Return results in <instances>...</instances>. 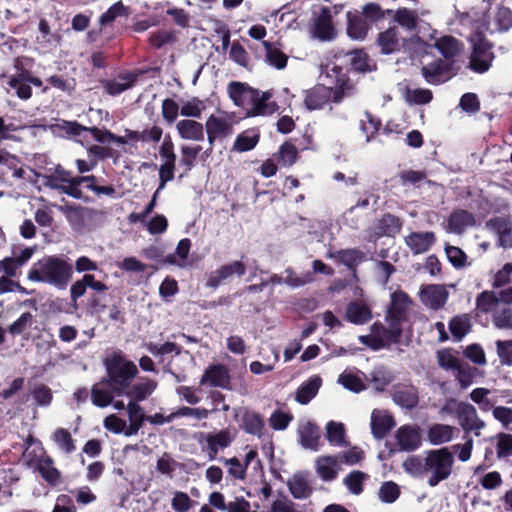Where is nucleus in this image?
Returning a JSON list of instances; mask_svg holds the SVG:
<instances>
[{
    "mask_svg": "<svg viewBox=\"0 0 512 512\" xmlns=\"http://www.w3.org/2000/svg\"><path fill=\"white\" fill-rule=\"evenodd\" d=\"M469 40L473 47L469 67L477 73H484L490 68L493 60L491 45L484 39L481 31L472 33Z\"/></svg>",
    "mask_w": 512,
    "mask_h": 512,
    "instance_id": "0eeeda50",
    "label": "nucleus"
},
{
    "mask_svg": "<svg viewBox=\"0 0 512 512\" xmlns=\"http://www.w3.org/2000/svg\"><path fill=\"white\" fill-rule=\"evenodd\" d=\"M298 435L300 438V444L306 448L313 451H317L319 449L320 442V429L314 423L305 420L301 421L298 426Z\"/></svg>",
    "mask_w": 512,
    "mask_h": 512,
    "instance_id": "b1692460",
    "label": "nucleus"
},
{
    "mask_svg": "<svg viewBox=\"0 0 512 512\" xmlns=\"http://www.w3.org/2000/svg\"><path fill=\"white\" fill-rule=\"evenodd\" d=\"M191 249V241L188 238L181 239L174 253L165 257L164 262L179 268H186L190 265L188 256Z\"/></svg>",
    "mask_w": 512,
    "mask_h": 512,
    "instance_id": "72a5a7b5",
    "label": "nucleus"
},
{
    "mask_svg": "<svg viewBox=\"0 0 512 512\" xmlns=\"http://www.w3.org/2000/svg\"><path fill=\"white\" fill-rule=\"evenodd\" d=\"M474 224L475 218L471 212L456 210L449 216L446 230L450 233L461 234Z\"/></svg>",
    "mask_w": 512,
    "mask_h": 512,
    "instance_id": "cd10ccee",
    "label": "nucleus"
},
{
    "mask_svg": "<svg viewBox=\"0 0 512 512\" xmlns=\"http://www.w3.org/2000/svg\"><path fill=\"white\" fill-rule=\"evenodd\" d=\"M125 133L130 142L158 143L162 138L163 129L160 126L153 125L142 131L127 129Z\"/></svg>",
    "mask_w": 512,
    "mask_h": 512,
    "instance_id": "e433bc0d",
    "label": "nucleus"
},
{
    "mask_svg": "<svg viewBox=\"0 0 512 512\" xmlns=\"http://www.w3.org/2000/svg\"><path fill=\"white\" fill-rule=\"evenodd\" d=\"M476 371L464 362L454 371V376L462 389L468 388L473 383Z\"/></svg>",
    "mask_w": 512,
    "mask_h": 512,
    "instance_id": "bf43d9fd",
    "label": "nucleus"
},
{
    "mask_svg": "<svg viewBox=\"0 0 512 512\" xmlns=\"http://www.w3.org/2000/svg\"><path fill=\"white\" fill-rule=\"evenodd\" d=\"M436 240L434 232H413L405 238V243L413 254L427 252Z\"/></svg>",
    "mask_w": 512,
    "mask_h": 512,
    "instance_id": "393cba45",
    "label": "nucleus"
},
{
    "mask_svg": "<svg viewBox=\"0 0 512 512\" xmlns=\"http://www.w3.org/2000/svg\"><path fill=\"white\" fill-rule=\"evenodd\" d=\"M309 32L313 39L321 42H330L336 39L337 29L329 7L321 6L313 12Z\"/></svg>",
    "mask_w": 512,
    "mask_h": 512,
    "instance_id": "39448f33",
    "label": "nucleus"
},
{
    "mask_svg": "<svg viewBox=\"0 0 512 512\" xmlns=\"http://www.w3.org/2000/svg\"><path fill=\"white\" fill-rule=\"evenodd\" d=\"M263 45L266 49V60L268 64L277 69L285 68L287 65V56L266 41L263 42Z\"/></svg>",
    "mask_w": 512,
    "mask_h": 512,
    "instance_id": "603ef678",
    "label": "nucleus"
},
{
    "mask_svg": "<svg viewBox=\"0 0 512 512\" xmlns=\"http://www.w3.org/2000/svg\"><path fill=\"white\" fill-rule=\"evenodd\" d=\"M38 471L43 479L52 486L62 483L61 473L54 467L53 461L49 457L40 458L37 464Z\"/></svg>",
    "mask_w": 512,
    "mask_h": 512,
    "instance_id": "a19ab883",
    "label": "nucleus"
},
{
    "mask_svg": "<svg viewBox=\"0 0 512 512\" xmlns=\"http://www.w3.org/2000/svg\"><path fill=\"white\" fill-rule=\"evenodd\" d=\"M433 98L432 92L429 89H409L405 91V100L409 104L423 105L429 103Z\"/></svg>",
    "mask_w": 512,
    "mask_h": 512,
    "instance_id": "680f3d73",
    "label": "nucleus"
},
{
    "mask_svg": "<svg viewBox=\"0 0 512 512\" xmlns=\"http://www.w3.org/2000/svg\"><path fill=\"white\" fill-rule=\"evenodd\" d=\"M129 418V435H136L147 420L143 408L136 401L130 400L126 406Z\"/></svg>",
    "mask_w": 512,
    "mask_h": 512,
    "instance_id": "4c0bfd02",
    "label": "nucleus"
},
{
    "mask_svg": "<svg viewBox=\"0 0 512 512\" xmlns=\"http://www.w3.org/2000/svg\"><path fill=\"white\" fill-rule=\"evenodd\" d=\"M326 437L331 445L344 446L346 444L344 424L335 421L328 422L326 425Z\"/></svg>",
    "mask_w": 512,
    "mask_h": 512,
    "instance_id": "49530a36",
    "label": "nucleus"
},
{
    "mask_svg": "<svg viewBox=\"0 0 512 512\" xmlns=\"http://www.w3.org/2000/svg\"><path fill=\"white\" fill-rule=\"evenodd\" d=\"M327 84L316 85L305 91L304 104L305 107L312 110H320L331 101L339 103L343 98L354 93V84L349 80L345 68L331 64L326 67Z\"/></svg>",
    "mask_w": 512,
    "mask_h": 512,
    "instance_id": "f257e3e1",
    "label": "nucleus"
},
{
    "mask_svg": "<svg viewBox=\"0 0 512 512\" xmlns=\"http://www.w3.org/2000/svg\"><path fill=\"white\" fill-rule=\"evenodd\" d=\"M33 322L34 316L30 312H25L21 314V316L17 320H15L12 324L9 325L8 332L12 336L20 335L28 328H30Z\"/></svg>",
    "mask_w": 512,
    "mask_h": 512,
    "instance_id": "338daca9",
    "label": "nucleus"
},
{
    "mask_svg": "<svg viewBox=\"0 0 512 512\" xmlns=\"http://www.w3.org/2000/svg\"><path fill=\"white\" fill-rule=\"evenodd\" d=\"M393 401L405 409H412L418 404V392L414 386H399L393 392Z\"/></svg>",
    "mask_w": 512,
    "mask_h": 512,
    "instance_id": "c9c22d12",
    "label": "nucleus"
},
{
    "mask_svg": "<svg viewBox=\"0 0 512 512\" xmlns=\"http://www.w3.org/2000/svg\"><path fill=\"white\" fill-rule=\"evenodd\" d=\"M331 258L339 260L348 268H353L360 264L364 259V254L358 249H345L330 253Z\"/></svg>",
    "mask_w": 512,
    "mask_h": 512,
    "instance_id": "c03bdc74",
    "label": "nucleus"
},
{
    "mask_svg": "<svg viewBox=\"0 0 512 512\" xmlns=\"http://www.w3.org/2000/svg\"><path fill=\"white\" fill-rule=\"evenodd\" d=\"M438 365L445 370L453 372L463 363L457 354L451 349H443L437 352Z\"/></svg>",
    "mask_w": 512,
    "mask_h": 512,
    "instance_id": "8fccbe9b",
    "label": "nucleus"
},
{
    "mask_svg": "<svg viewBox=\"0 0 512 512\" xmlns=\"http://www.w3.org/2000/svg\"><path fill=\"white\" fill-rule=\"evenodd\" d=\"M204 110V102L194 97L181 105L180 115L188 118H199Z\"/></svg>",
    "mask_w": 512,
    "mask_h": 512,
    "instance_id": "6e6d98bb",
    "label": "nucleus"
},
{
    "mask_svg": "<svg viewBox=\"0 0 512 512\" xmlns=\"http://www.w3.org/2000/svg\"><path fill=\"white\" fill-rule=\"evenodd\" d=\"M228 95L234 105L246 110L254 89L241 82H231L227 88Z\"/></svg>",
    "mask_w": 512,
    "mask_h": 512,
    "instance_id": "2f4dec72",
    "label": "nucleus"
},
{
    "mask_svg": "<svg viewBox=\"0 0 512 512\" xmlns=\"http://www.w3.org/2000/svg\"><path fill=\"white\" fill-rule=\"evenodd\" d=\"M53 441L56 443L58 448L65 453H71L75 450L74 442L71 434L64 428H58L52 435Z\"/></svg>",
    "mask_w": 512,
    "mask_h": 512,
    "instance_id": "13d9d810",
    "label": "nucleus"
},
{
    "mask_svg": "<svg viewBox=\"0 0 512 512\" xmlns=\"http://www.w3.org/2000/svg\"><path fill=\"white\" fill-rule=\"evenodd\" d=\"M157 383L149 378H141L133 386L126 389L123 395L132 401L141 402L147 399L156 389Z\"/></svg>",
    "mask_w": 512,
    "mask_h": 512,
    "instance_id": "7c9ffc66",
    "label": "nucleus"
},
{
    "mask_svg": "<svg viewBox=\"0 0 512 512\" xmlns=\"http://www.w3.org/2000/svg\"><path fill=\"white\" fill-rule=\"evenodd\" d=\"M322 384L319 376H313L300 385L295 394V400L302 404H308L318 393Z\"/></svg>",
    "mask_w": 512,
    "mask_h": 512,
    "instance_id": "f704fd0d",
    "label": "nucleus"
},
{
    "mask_svg": "<svg viewBox=\"0 0 512 512\" xmlns=\"http://www.w3.org/2000/svg\"><path fill=\"white\" fill-rule=\"evenodd\" d=\"M289 492L295 499H307L313 492L311 480L307 472H297L287 480Z\"/></svg>",
    "mask_w": 512,
    "mask_h": 512,
    "instance_id": "aec40b11",
    "label": "nucleus"
},
{
    "mask_svg": "<svg viewBox=\"0 0 512 512\" xmlns=\"http://www.w3.org/2000/svg\"><path fill=\"white\" fill-rule=\"evenodd\" d=\"M421 73L426 82L432 85L444 83L449 79L447 66L440 60L423 66Z\"/></svg>",
    "mask_w": 512,
    "mask_h": 512,
    "instance_id": "c756f323",
    "label": "nucleus"
},
{
    "mask_svg": "<svg viewBox=\"0 0 512 512\" xmlns=\"http://www.w3.org/2000/svg\"><path fill=\"white\" fill-rule=\"evenodd\" d=\"M204 126L205 130H211L226 138L233 134L234 116L232 113L218 111L207 118Z\"/></svg>",
    "mask_w": 512,
    "mask_h": 512,
    "instance_id": "f3484780",
    "label": "nucleus"
},
{
    "mask_svg": "<svg viewBox=\"0 0 512 512\" xmlns=\"http://www.w3.org/2000/svg\"><path fill=\"white\" fill-rule=\"evenodd\" d=\"M470 329V318L466 314L454 316L449 322V330L456 341H460Z\"/></svg>",
    "mask_w": 512,
    "mask_h": 512,
    "instance_id": "79ce46f5",
    "label": "nucleus"
},
{
    "mask_svg": "<svg viewBox=\"0 0 512 512\" xmlns=\"http://www.w3.org/2000/svg\"><path fill=\"white\" fill-rule=\"evenodd\" d=\"M235 435L229 429H222L215 433H208L205 436L203 451L206 452L209 460H214L219 451L230 446Z\"/></svg>",
    "mask_w": 512,
    "mask_h": 512,
    "instance_id": "ddd939ff",
    "label": "nucleus"
},
{
    "mask_svg": "<svg viewBox=\"0 0 512 512\" xmlns=\"http://www.w3.org/2000/svg\"><path fill=\"white\" fill-rule=\"evenodd\" d=\"M419 297L424 306L438 310L446 304L449 291L445 285L427 284L420 288Z\"/></svg>",
    "mask_w": 512,
    "mask_h": 512,
    "instance_id": "9b49d317",
    "label": "nucleus"
},
{
    "mask_svg": "<svg viewBox=\"0 0 512 512\" xmlns=\"http://www.w3.org/2000/svg\"><path fill=\"white\" fill-rule=\"evenodd\" d=\"M346 19L347 36L354 41L365 40L370 30V23L365 19V16L360 15L358 11H349L346 13Z\"/></svg>",
    "mask_w": 512,
    "mask_h": 512,
    "instance_id": "a211bd4d",
    "label": "nucleus"
},
{
    "mask_svg": "<svg viewBox=\"0 0 512 512\" xmlns=\"http://www.w3.org/2000/svg\"><path fill=\"white\" fill-rule=\"evenodd\" d=\"M271 91L260 92L254 89L251 100L245 110L246 117L268 116L278 110V105L272 101Z\"/></svg>",
    "mask_w": 512,
    "mask_h": 512,
    "instance_id": "9d476101",
    "label": "nucleus"
},
{
    "mask_svg": "<svg viewBox=\"0 0 512 512\" xmlns=\"http://www.w3.org/2000/svg\"><path fill=\"white\" fill-rule=\"evenodd\" d=\"M377 43L383 54H391L398 51L401 47V37L398 28L389 27L387 30L379 33Z\"/></svg>",
    "mask_w": 512,
    "mask_h": 512,
    "instance_id": "c85d7f7f",
    "label": "nucleus"
},
{
    "mask_svg": "<svg viewBox=\"0 0 512 512\" xmlns=\"http://www.w3.org/2000/svg\"><path fill=\"white\" fill-rule=\"evenodd\" d=\"M489 18L486 30L490 32H503L512 28V12L507 7L497 6L490 12Z\"/></svg>",
    "mask_w": 512,
    "mask_h": 512,
    "instance_id": "5701e85b",
    "label": "nucleus"
},
{
    "mask_svg": "<svg viewBox=\"0 0 512 512\" xmlns=\"http://www.w3.org/2000/svg\"><path fill=\"white\" fill-rule=\"evenodd\" d=\"M401 490L398 484L393 481L384 482L378 491V498L381 502L392 504L400 496Z\"/></svg>",
    "mask_w": 512,
    "mask_h": 512,
    "instance_id": "3c124183",
    "label": "nucleus"
},
{
    "mask_svg": "<svg viewBox=\"0 0 512 512\" xmlns=\"http://www.w3.org/2000/svg\"><path fill=\"white\" fill-rule=\"evenodd\" d=\"M113 391L110 389H107L105 387H103V384L100 383V384H95L93 387H92V390H91V400H92V403L95 405V406H98V407H107L108 405H110L112 403V400H113Z\"/></svg>",
    "mask_w": 512,
    "mask_h": 512,
    "instance_id": "09e8293b",
    "label": "nucleus"
},
{
    "mask_svg": "<svg viewBox=\"0 0 512 512\" xmlns=\"http://www.w3.org/2000/svg\"><path fill=\"white\" fill-rule=\"evenodd\" d=\"M200 385H209L211 387L224 389L228 388L230 385L228 369L222 364L210 366L200 378Z\"/></svg>",
    "mask_w": 512,
    "mask_h": 512,
    "instance_id": "412c9836",
    "label": "nucleus"
},
{
    "mask_svg": "<svg viewBox=\"0 0 512 512\" xmlns=\"http://www.w3.org/2000/svg\"><path fill=\"white\" fill-rule=\"evenodd\" d=\"M495 345L500 363L512 366V340H497Z\"/></svg>",
    "mask_w": 512,
    "mask_h": 512,
    "instance_id": "774afa93",
    "label": "nucleus"
},
{
    "mask_svg": "<svg viewBox=\"0 0 512 512\" xmlns=\"http://www.w3.org/2000/svg\"><path fill=\"white\" fill-rule=\"evenodd\" d=\"M51 131L61 137L70 136V135H80L83 131H90L93 138L101 143H110V137L108 134H111L108 130H102L96 127L86 128L78 124L74 121H60L56 124L50 126Z\"/></svg>",
    "mask_w": 512,
    "mask_h": 512,
    "instance_id": "1a4fd4ad",
    "label": "nucleus"
},
{
    "mask_svg": "<svg viewBox=\"0 0 512 512\" xmlns=\"http://www.w3.org/2000/svg\"><path fill=\"white\" fill-rule=\"evenodd\" d=\"M494 288H499V300L506 304H512V262L496 272L492 283Z\"/></svg>",
    "mask_w": 512,
    "mask_h": 512,
    "instance_id": "2eb2a0df",
    "label": "nucleus"
},
{
    "mask_svg": "<svg viewBox=\"0 0 512 512\" xmlns=\"http://www.w3.org/2000/svg\"><path fill=\"white\" fill-rule=\"evenodd\" d=\"M487 227L497 236L498 246L512 247V224L508 219L496 217L487 222Z\"/></svg>",
    "mask_w": 512,
    "mask_h": 512,
    "instance_id": "4be33fe9",
    "label": "nucleus"
},
{
    "mask_svg": "<svg viewBox=\"0 0 512 512\" xmlns=\"http://www.w3.org/2000/svg\"><path fill=\"white\" fill-rule=\"evenodd\" d=\"M457 428L446 424H433L427 431V439L432 445H441L451 441Z\"/></svg>",
    "mask_w": 512,
    "mask_h": 512,
    "instance_id": "473e14b6",
    "label": "nucleus"
},
{
    "mask_svg": "<svg viewBox=\"0 0 512 512\" xmlns=\"http://www.w3.org/2000/svg\"><path fill=\"white\" fill-rule=\"evenodd\" d=\"M267 512H304V506L283 496L273 500Z\"/></svg>",
    "mask_w": 512,
    "mask_h": 512,
    "instance_id": "4d7b16f0",
    "label": "nucleus"
},
{
    "mask_svg": "<svg viewBox=\"0 0 512 512\" xmlns=\"http://www.w3.org/2000/svg\"><path fill=\"white\" fill-rule=\"evenodd\" d=\"M394 21L401 27L412 31L417 27L418 14L414 10L408 8H400L394 12Z\"/></svg>",
    "mask_w": 512,
    "mask_h": 512,
    "instance_id": "de8ad7c7",
    "label": "nucleus"
},
{
    "mask_svg": "<svg viewBox=\"0 0 512 512\" xmlns=\"http://www.w3.org/2000/svg\"><path fill=\"white\" fill-rule=\"evenodd\" d=\"M246 272L245 265L240 261H234L226 265H222L218 269L211 271L207 275L206 286L210 288H217L232 276H243Z\"/></svg>",
    "mask_w": 512,
    "mask_h": 512,
    "instance_id": "f8f14e48",
    "label": "nucleus"
},
{
    "mask_svg": "<svg viewBox=\"0 0 512 512\" xmlns=\"http://www.w3.org/2000/svg\"><path fill=\"white\" fill-rule=\"evenodd\" d=\"M380 121L366 112L360 120V129L366 135V142H369L380 128Z\"/></svg>",
    "mask_w": 512,
    "mask_h": 512,
    "instance_id": "69168bd1",
    "label": "nucleus"
},
{
    "mask_svg": "<svg viewBox=\"0 0 512 512\" xmlns=\"http://www.w3.org/2000/svg\"><path fill=\"white\" fill-rule=\"evenodd\" d=\"M387 323L388 328L374 324L372 333L370 335L360 336V342L371 347L373 350H379L392 343L398 342L401 336L402 326L397 323H392V321H387Z\"/></svg>",
    "mask_w": 512,
    "mask_h": 512,
    "instance_id": "423d86ee",
    "label": "nucleus"
},
{
    "mask_svg": "<svg viewBox=\"0 0 512 512\" xmlns=\"http://www.w3.org/2000/svg\"><path fill=\"white\" fill-rule=\"evenodd\" d=\"M175 128L182 140L201 142L205 139V126L194 119L179 120Z\"/></svg>",
    "mask_w": 512,
    "mask_h": 512,
    "instance_id": "6ab92c4d",
    "label": "nucleus"
},
{
    "mask_svg": "<svg viewBox=\"0 0 512 512\" xmlns=\"http://www.w3.org/2000/svg\"><path fill=\"white\" fill-rule=\"evenodd\" d=\"M297 158V149L291 143H284L280 146L277 161L280 165L289 167L293 165Z\"/></svg>",
    "mask_w": 512,
    "mask_h": 512,
    "instance_id": "0e129e2a",
    "label": "nucleus"
},
{
    "mask_svg": "<svg viewBox=\"0 0 512 512\" xmlns=\"http://www.w3.org/2000/svg\"><path fill=\"white\" fill-rule=\"evenodd\" d=\"M73 277V266L62 257L45 256L35 262L27 278L33 282L46 283L59 290L65 289Z\"/></svg>",
    "mask_w": 512,
    "mask_h": 512,
    "instance_id": "f03ea898",
    "label": "nucleus"
},
{
    "mask_svg": "<svg viewBox=\"0 0 512 512\" xmlns=\"http://www.w3.org/2000/svg\"><path fill=\"white\" fill-rule=\"evenodd\" d=\"M242 424L244 430L253 435H260L264 427V421L261 415L249 410H244Z\"/></svg>",
    "mask_w": 512,
    "mask_h": 512,
    "instance_id": "a18cd8bd",
    "label": "nucleus"
},
{
    "mask_svg": "<svg viewBox=\"0 0 512 512\" xmlns=\"http://www.w3.org/2000/svg\"><path fill=\"white\" fill-rule=\"evenodd\" d=\"M435 47L445 58L455 56L460 50L459 42L451 36H444L439 38L435 42Z\"/></svg>",
    "mask_w": 512,
    "mask_h": 512,
    "instance_id": "864d4df0",
    "label": "nucleus"
},
{
    "mask_svg": "<svg viewBox=\"0 0 512 512\" xmlns=\"http://www.w3.org/2000/svg\"><path fill=\"white\" fill-rule=\"evenodd\" d=\"M453 465L454 456L448 448L428 451L424 460V473L428 475V485L435 487L446 480L452 473Z\"/></svg>",
    "mask_w": 512,
    "mask_h": 512,
    "instance_id": "20e7f679",
    "label": "nucleus"
},
{
    "mask_svg": "<svg viewBox=\"0 0 512 512\" xmlns=\"http://www.w3.org/2000/svg\"><path fill=\"white\" fill-rule=\"evenodd\" d=\"M107 385L117 396L126 393L132 379L137 375L138 369L134 362L123 356L114 354L106 361Z\"/></svg>",
    "mask_w": 512,
    "mask_h": 512,
    "instance_id": "7ed1b4c3",
    "label": "nucleus"
},
{
    "mask_svg": "<svg viewBox=\"0 0 512 512\" xmlns=\"http://www.w3.org/2000/svg\"><path fill=\"white\" fill-rule=\"evenodd\" d=\"M339 463V456H320L315 460L316 473L323 481H332L337 476Z\"/></svg>",
    "mask_w": 512,
    "mask_h": 512,
    "instance_id": "bb28decb",
    "label": "nucleus"
},
{
    "mask_svg": "<svg viewBox=\"0 0 512 512\" xmlns=\"http://www.w3.org/2000/svg\"><path fill=\"white\" fill-rule=\"evenodd\" d=\"M410 304L411 299L405 292H393L391 294V303L387 312L386 321H392V323H397L402 326Z\"/></svg>",
    "mask_w": 512,
    "mask_h": 512,
    "instance_id": "4468645a",
    "label": "nucleus"
},
{
    "mask_svg": "<svg viewBox=\"0 0 512 512\" xmlns=\"http://www.w3.org/2000/svg\"><path fill=\"white\" fill-rule=\"evenodd\" d=\"M451 403L456 405V415L462 429L465 432H473L475 436H480L481 430L485 427V422L479 418L475 407L469 403H456L451 400L441 411L448 412Z\"/></svg>",
    "mask_w": 512,
    "mask_h": 512,
    "instance_id": "6e6552de",
    "label": "nucleus"
},
{
    "mask_svg": "<svg viewBox=\"0 0 512 512\" xmlns=\"http://www.w3.org/2000/svg\"><path fill=\"white\" fill-rule=\"evenodd\" d=\"M338 383L344 388L355 393H359L365 389V384L361 378L351 372L345 371L340 374L338 377Z\"/></svg>",
    "mask_w": 512,
    "mask_h": 512,
    "instance_id": "052dcab7",
    "label": "nucleus"
},
{
    "mask_svg": "<svg viewBox=\"0 0 512 512\" xmlns=\"http://www.w3.org/2000/svg\"><path fill=\"white\" fill-rule=\"evenodd\" d=\"M196 504L189 495L182 491H176L171 500V507L175 512H188Z\"/></svg>",
    "mask_w": 512,
    "mask_h": 512,
    "instance_id": "e2e57ef3",
    "label": "nucleus"
},
{
    "mask_svg": "<svg viewBox=\"0 0 512 512\" xmlns=\"http://www.w3.org/2000/svg\"><path fill=\"white\" fill-rule=\"evenodd\" d=\"M371 431L375 438L382 439L394 426L391 415L384 410H373L371 414Z\"/></svg>",
    "mask_w": 512,
    "mask_h": 512,
    "instance_id": "a878e982",
    "label": "nucleus"
},
{
    "mask_svg": "<svg viewBox=\"0 0 512 512\" xmlns=\"http://www.w3.org/2000/svg\"><path fill=\"white\" fill-rule=\"evenodd\" d=\"M395 438L400 451H415L421 445L420 429L416 425L401 426L396 431Z\"/></svg>",
    "mask_w": 512,
    "mask_h": 512,
    "instance_id": "dca6fc26",
    "label": "nucleus"
},
{
    "mask_svg": "<svg viewBox=\"0 0 512 512\" xmlns=\"http://www.w3.org/2000/svg\"><path fill=\"white\" fill-rule=\"evenodd\" d=\"M103 426L106 430L114 434H124L127 437L131 436L128 434L129 424H127L124 419H121L116 414H111L105 417Z\"/></svg>",
    "mask_w": 512,
    "mask_h": 512,
    "instance_id": "5fc2aeb1",
    "label": "nucleus"
},
{
    "mask_svg": "<svg viewBox=\"0 0 512 512\" xmlns=\"http://www.w3.org/2000/svg\"><path fill=\"white\" fill-rule=\"evenodd\" d=\"M135 80L136 78L134 75L125 74L119 76L117 79L105 80L102 82V84L107 94L116 96L130 89L133 86Z\"/></svg>",
    "mask_w": 512,
    "mask_h": 512,
    "instance_id": "ea45409f",
    "label": "nucleus"
},
{
    "mask_svg": "<svg viewBox=\"0 0 512 512\" xmlns=\"http://www.w3.org/2000/svg\"><path fill=\"white\" fill-rule=\"evenodd\" d=\"M259 141V134L254 130H246L240 133L233 144V150L246 152L252 150Z\"/></svg>",
    "mask_w": 512,
    "mask_h": 512,
    "instance_id": "37998d69",
    "label": "nucleus"
},
{
    "mask_svg": "<svg viewBox=\"0 0 512 512\" xmlns=\"http://www.w3.org/2000/svg\"><path fill=\"white\" fill-rule=\"evenodd\" d=\"M372 317L370 308L363 302H351L346 309V318L349 322L360 325L368 322Z\"/></svg>",
    "mask_w": 512,
    "mask_h": 512,
    "instance_id": "58836bf2",
    "label": "nucleus"
}]
</instances>
